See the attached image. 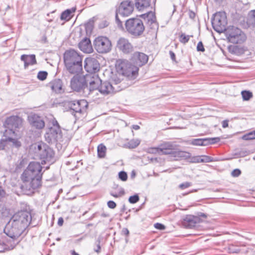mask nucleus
<instances>
[{"label": "nucleus", "instance_id": "1", "mask_svg": "<svg viewBox=\"0 0 255 255\" xmlns=\"http://www.w3.org/2000/svg\"><path fill=\"white\" fill-rule=\"evenodd\" d=\"M64 61L67 70L72 74L79 73L82 69V57L74 49H70L65 52Z\"/></svg>", "mask_w": 255, "mask_h": 255}, {"label": "nucleus", "instance_id": "2", "mask_svg": "<svg viewBox=\"0 0 255 255\" xmlns=\"http://www.w3.org/2000/svg\"><path fill=\"white\" fill-rule=\"evenodd\" d=\"M31 219L29 206L25 203H21L17 212V229L20 234H22L28 227Z\"/></svg>", "mask_w": 255, "mask_h": 255}, {"label": "nucleus", "instance_id": "3", "mask_svg": "<svg viewBox=\"0 0 255 255\" xmlns=\"http://www.w3.org/2000/svg\"><path fill=\"white\" fill-rule=\"evenodd\" d=\"M116 67L117 72L128 79L133 80L136 77L138 68L132 65L128 61L119 59L117 61Z\"/></svg>", "mask_w": 255, "mask_h": 255}, {"label": "nucleus", "instance_id": "4", "mask_svg": "<svg viewBox=\"0 0 255 255\" xmlns=\"http://www.w3.org/2000/svg\"><path fill=\"white\" fill-rule=\"evenodd\" d=\"M21 180L23 183L20 188L21 192L26 195H31L34 192V191L39 187L34 186V180L37 179L36 175H35L33 172H27V169H25L21 176Z\"/></svg>", "mask_w": 255, "mask_h": 255}, {"label": "nucleus", "instance_id": "5", "mask_svg": "<svg viewBox=\"0 0 255 255\" xmlns=\"http://www.w3.org/2000/svg\"><path fill=\"white\" fill-rule=\"evenodd\" d=\"M34 153L43 161H50L54 157V153L53 149L47 144L42 142H39L32 145Z\"/></svg>", "mask_w": 255, "mask_h": 255}, {"label": "nucleus", "instance_id": "6", "mask_svg": "<svg viewBox=\"0 0 255 255\" xmlns=\"http://www.w3.org/2000/svg\"><path fill=\"white\" fill-rule=\"evenodd\" d=\"M226 37L229 42L233 43H242L246 40L245 33L240 28L230 26L225 31Z\"/></svg>", "mask_w": 255, "mask_h": 255}, {"label": "nucleus", "instance_id": "7", "mask_svg": "<svg viewBox=\"0 0 255 255\" xmlns=\"http://www.w3.org/2000/svg\"><path fill=\"white\" fill-rule=\"evenodd\" d=\"M125 25L127 31L135 36L141 35L144 30L143 22L139 18H130L126 21Z\"/></svg>", "mask_w": 255, "mask_h": 255}, {"label": "nucleus", "instance_id": "8", "mask_svg": "<svg viewBox=\"0 0 255 255\" xmlns=\"http://www.w3.org/2000/svg\"><path fill=\"white\" fill-rule=\"evenodd\" d=\"M4 126L5 128L4 132L5 140L12 141L13 143H15L16 140L13 137L15 136L16 130V116L7 118L4 123Z\"/></svg>", "mask_w": 255, "mask_h": 255}, {"label": "nucleus", "instance_id": "9", "mask_svg": "<svg viewBox=\"0 0 255 255\" xmlns=\"http://www.w3.org/2000/svg\"><path fill=\"white\" fill-rule=\"evenodd\" d=\"M95 49L99 53H107L112 49V42L110 39L103 36H98L94 41Z\"/></svg>", "mask_w": 255, "mask_h": 255}, {"label": "nucleus", "instance_id": "10", "mask_svg": "<svg viewBox=\"0 0 255 255\" xmlns=\"http://www.w3.org/2000/svg\"><path fill=\"white\" fill-rule=\"evenodd\" d=\"M212 24L215 31L220 33L224 30L226 31L227 21L225 12L221 11L215 13L212 19Z\"/></svg>", "mask_w": 255, "mask_h": 255}, {"label": "nucleus", "instance_id": "11", "mask_svg": "<svg viewBox=\"0 0 255 255\" xmlns=\"http://www.w3.org/2000/svg\"><path fill=\"white\" fill-rule=\"evenodd\" d=\"M133 10V6L131 1L126 0L121 3L116 17L117 23L120 28H123V25L119 19L118 14L123 16H128L132 12Z\"/></svg>", "mask_w": 255, "mask_h": 255}, {"label": "nucleus", "instance_id": "12", "mask_svg": "<svg viewBox=\"0 0 255 255\" xmlns=\"http://www.w3.org/2000/svg\"><path fill=\"white\" fill-rule=\"evenodd\" d=\"M26 169H27V172H33L35 175H36L37 179L34 180V186L40 187L42 174V166L40 164L37 162H31Z\"/></svg>", "mask_w": 255, "mask_h": 255}, {"label": "nucleus", "instance_id": "13", "mask_svg": "<svg viewBox=\"0 0 255 255\" xmlns=\"http://www.w3.org/2000/svg\"><path fill=\"white\" fill-rule=\"evenodd\" d=\"M86 86L89 85V88L90 91L98 89L101 84L102 80L96 73H89L85 76Z\"/></svg>", "mask_w": 255, "mask_h": 255}, {"label": "nucleus", "instance_id": "14", "mask_svg": "<svg viewBox=\"0 0 255 255\" xmlns=\"http://www.w3.org/2000/svg\"><path fill=\"white\" fill-rule=\"evenodd\" d=\"M45 138L49 143L60 141L62 138V134L59 127L55 126L54 124V127L50 128L45 134Z\"/></svg>", "mask_w": 255, "mask_h": 255}, {"label": "nucleus", "instance_id": "15", "mask_svg": "<svg viewBox=\"0 0 255 255\" xmlns=\"http://www.w3.org/2000/svg\"><path fill=\"white\" fill-rule=\"evenodd\" d=\"M69 106L76 113L82 114L86 112L88 103L85 100L73 101L69 103Z\"/></svg>", "mask_w": 255, "mask_h": 255}, {"label": "nucleus", "instance_id": "16", "mask_svg": "<svg viewBox=\"0 0 255 255\" xmlns=\"http://www.w3.org/2000/svg\"><path fill=\"white\" fill-rule=\"evenodd\" d=\"M84 67L89 73H96L100 69V64L95 58L88 57L84 61Z\"/></svg>", "mask_w": 255, "mask_h": 255}, {"label": "nucleus", "instance_id": "17", "mask_svg": "<svg viewBox=\"0 0 255 255\" xmlns=\"http://www.w3.org/2000/svg\"><path fill=\"white\" fill-rule=\"evenodd\" d=\"M71 88L76 91H80L86 87L84 76L76 75L71 80Z\"/></svg>", "mask_w": 255, "mask_h": 255}, {"label": "nucleus", "instance_id": "18", "mask_svg": "<svg viewBox=\"0 0 255 255\" xmlns=\"http://www.w3.org/2000/svg\"><path fill=\"white\" fill-rule=\"evenodd\" d=\"M148 56L143 53L134 52L131 57V61L135 64L134 66H142L147 63Z\"/></svg>", "mask_w": 255, "mask_h": 255}, {"label": "nucleus", "instance_id": "19", "mask_svg": "<svg viewBox=\"0 0 255 255\" xmlns=\"http://www.w3.org/2000/svg\"><path fill=\"white\" fill-rule=\"evenodd\" d=\"M170 151H169V153L167 154H170L171 157H174L175 160L179 159H187L190 157V153L189 152L181 151L176 150L174 146L170 143Z\"/></svg>", "mask_w": 255, "mask_h": 255}, {"label": "nucleus", "instance_id": "20", "mask_svg": "<svg viewBox=\"0 0 255 255\" xmlns=\"http://www.w3.org/2000/svg\"><path fill=\"white\" fill-rule=\"evenodd\" d=\"M118 48L123 53L128 54L133 50V47L127 39L120 38L117 42Z\"/></svg>", "mask_w": 255, "mask_h": 255}, {"label": "nucleus", "instance_id": "21", "mask_svg": "<svg viewBox=\"0 0 255 255\" xmlns=\"http://www.w3.org/2000/svg\"><path fill=\"white\" fill-rule=\"evenodd\" d=\"M170 143L167 142L162 144L158 147L151 148L149 149L148 152L153 154H158L159 155L167 154L170 151Z\"/></svg>", "mask_w": 255, "mask_h": 255}, {"label": "nucleus", "instance_id": "22", "mask_svg": "<svg viewBox=\"0 0 255 255\" xmlns=\"http://www.w3.org/2000/svg\"><path fill=\"white\" fill-rule=\"evenodd\" d=\"M98 89L101 94L105 95L112 94L118 90L110 82L106 81L103 83L101 82Z\"/></svg>", "mask_w": 255, "mask_h": 255}, {"label": "nucleus", "instance_id": "23", "mask_svg": "<svg viewBox=\"0 0 255 255\" xmlns=\"http://www.w3.org/2000/svg\"><path fill=\"white\" fill-rule=\"evenodd\" d=\"M220 141L219 137L194 139L191 143L194 145L206 146L213 144Z\"/></svg>", "mask_w": 255, "mask_h": 255}, {"label": "nucleus", "instance_id": "24", "mask_svg": "<svg viewBox=\"0 0 255 255\" xmlns=\"http://www.w3.org/2000/svg\"><path fill=\"white\" fill-rule=\"evenodd\" d=\"M15 222L16 220L15 219L10 220V221L6 225L4 229V232L5 234L12 239H14L15 237Z\"/></svg>", "mask_w": 255, "mask_h": 255}, {"label": "nucleus", "instance_id": "25", "mask_svg": "<svg viewBox=\"0 0 255 255\" xmlns=\"http://www.w3.org/2000/svg\"><path fill=\"white\" fill-rule=\"evenodd\" d=\"M200 220L198 217L189 215L184 218L182 224L186 228H192L195 227L196 224L199 223Z\"/></svg>", "mask_w": 255, "mask_h": 255}, {"label": "nucleus", "instance_id": "26", "mask_svg": "<svg viewBox=\"0 0 255 255\" xmlns=\"http://www.w3.org/2000/svg\"><path fill=\"white\" fill-rule=\"evenodd\" d=\"M28 120L30 124L36 128L41 129L45 126L44 121L40 117L35 114L31 115L28 116Z\"/></svg>", "mask_w": 255, "mask_h": 255}, {"label": "nucleus", "instance_id": "27", "mask_svg": "<svg viewBox=\"0 0 255 255\" xmlns=\"http://www.w3.org/2000/svg\"><path fill=\"white\" fill-rule=\"evenodd\" d=\"M79 48L85 53H90L93 51V47L90 39L85 38L79 43Z\"/></svg>", "mask_w": 255, "mask_h": 255}, {"label": "nucleus", "instance_id": "28", "mask_svg": "<svg viewBox=\"0 0 255 255\" xmlns=\"http://www.w3.org/2000/svg\"><path fill=\"white\" fill-rule=\"evenodd\" d=\"M147 23L150 28L153 30L158 29V24L156 21V17L153 12L150 11L146 15Z\"/></svg>", "mask_w": 255, "mask_h": 255}, {"label": "nucleus", "instance_id": "29", "mask_svg": "<svg viewBox=\"0 0 255 255\" xmlns=\"http://www.w3.org/2000/svg\"><path fill=\"white\" fill-rule=\"evenodd\" d=\"M51 90L56 93H60L62 91V83L60 79H55L49 83Z\"/></svg>", "mask_w": 255, "mask_h": 255}, {"label": "nucleus", "instance_id": "30", "mask_svg": "<svg viewBox=\"0 0 255 255\" xmlns=\"http://www.w3.org/2000/svg\"><path fill=\"white\" fill-rule=\"evenodd\" d=\"M21 59L22 61H24L25 67H26L29 65H33L36 63L35 56L34 55H23L21 57Z\"/></svg>", "mask_w": 255, "mask_h": 255}, {"label": "nucleus", "instance_id": "31", "mask_svg": "<svg viewBox=\"0 0 255 255\" xmlns=\"http://www.w3.org/2000/svg\"><path fill=\"white\" fill-rule=\"evenodd\" d=\"M75 10L76 7H72L70 9L65 10L61 14V19L66 21L69 20L73 16V13L75 12Z\"/></svg>", "mask_w": 255, "mask_h": 255}, {"label": "nucleus", "instance_id": "32", "mask_svg": "<svg viewBox=\"0 0 255 255\" xmlns=\"http://www.w3.org/2000/svg\"><path fill=\"white\" fill-rule=\"evenodd\" d=\"M150 0H136L135 6L139 10H142L150 5Z\"/></svg>", "mask_w": 255, "mask_h": 255}, {"label": "nucleus", "instance_id": "33", "mask_svg": "<svg viewBox=\"0 0 255 255\" xmlns=\"http://www.w3.org/2000/svg\"><path fill=\"white\" fill-rule=\"evenodd\" d=\"M106 147L103 144H100L98 146V156L100 158H104L106 156Z\"/></svg>", "mask_w": 255, "mask_h": 255}, {"label": "nucleus", "instance_id": "34", "mask_svg": "<svg viewBox=\"0 0 255 255\" xmlns=\"http://www.w3.org/2000/svg\"><path fill=\"white\" fill-rule=\"evenodd\" d=\"M140 143V140L138 139H133L129 141L126 146L129 148H134L136 147Z\"/></svg>", "mask_w": 255, "mask_h": 255}, {"label": "nucleus", "instance_id": "35", "mask_svg": "<svg viewBox=\"0 0 255 255\" xmlns=\"http://www.w3.org/2000/svg\"><path fill=\"white\" fill-rule=\"evenodd\" d=\"M242 96L244 100L248 101L253 97V94L249 91H244L242 92Z\"/></svg>", "mask_w": 255, "mask_h": 255}, {"label": "nucleus", "instance_id": "36", "mask_svg": "<svg viewBox=\"0 0 255 255\" xmlns=\"http://www.w3.org/2000/svg\"><path fill=\"white\" fill-rule=\"evenodd\" d=\"M190 37H192V36H190L188 35H186L184 33H182L179 37V41L181 43L185 44L188 42Z\"/></svg>", "mask_w": 255, "mask_h": 255}, {"label": "nucleus", "instance_id": "37", "mask_svg": "<svg viewBox=\"0 0 255 255\" xmlns=\"http://www.w3.org/2000/svg\"><path fill=\"white\" fill-rule=\"evenodd\" d=\"M255 138V130L250 132L242 136V139L244 140H251Z\"/></svg>", "mask_w": 255, "mask_h": 255}, {"label": "nucleus", "instance_id": "38", "mask_svg": "<svg viewBox=\"0 0 255 255\" xmlns=\"http://www.w3.org/2000/svg\"><path fill=\"white\" fill-rule=\"evenodd\" d=\"M48 73L46 71H40L37 74V78L43 81L47 78Z\"/></svg>", "mask_w": 255, "mask_h": 255}, {"label": "nucleus", "instance_id": "39", "mask_svg": "<svg viewBox=\"0 0 255 255\" xmlns=\"http://www.w3.org/2000/svg\"><path fill=\"white\" fill-rule=\"evenodd\" d=\"M139 200L138 196L136 194L133 196H130L128 199V201L130 203L134 204L137 202Z\"/></svg>", "mask_w": 255, "mask_h": 255}, {"label": "nucleus", "instance_id": "40", "mask_svg": "<svg viewBox=\"0 0 255 255\" xmlns=\"http://www.w3.org/2000/svg\"><path fill=\"white\" fill-rule=\"evenodd\" d=\"M119 177L123 181H126L128 178V175L126 172L120 171L119 173Z\"/></svg>", "mask_w": 255, "mask_h": 255}, {"label": "nucleus", "instance_id": "41", "mask_svg": "<svg viewBox=\"0 0 255 255\" xmlns=\"http://www.w3.org/2000/svg\"><path fill=\"white\" fill-rule=\"evenodd\" d=\"M200 156H195L188 158L189 161L191 163H199V159Z\"/></svg>", "mask_w": 255, "mask_h": 255}, {"label": "nucleus", "instance_id": "42", "mask_svg": "<svg viewBox=\"0 0 255 255\" xmlns=\"http://www.w3.org/2000/svg\"><path fill=\"white\" fill-rule=\"evenodd\" d=\"M249 15L250 20L252 21V23L255 25V10H251Z\"/></svg>", "mask_w": 255, "mask_h": 255}, {"label": "nucleus", "instance_id": "43", "mask_svg": "<svg viewBox=\"0 0 255 255\" xmlns=\"http://www.w3.org/2000/svg\"><path fill=\"white\" fill-rule=\"evenodd\" d=\"M109 25V22L106 20H103L100 22L99 23V27L100 28H104L107 26H108Z\"/></svg>", "mask_w": 255, "mask_h": 255}, {"label": "nucleus", "instance_id": "44", "mask_svg": "<svg viewBox=\"0 0 255 255\" xmlns=\"http://www.w3.org/2000/svg\"><path fill=\"white\" fill-rule=\"evenodd\" d=\"M191 186V183L186 182L179 185V188L181 189H184Z\"/></svg>", "mask_w": 255, "mask_h": 255}, {"label": "nucleus", "instance_id": "45", "mask_svg": "<svg viewBox=\"0 0 255 255\" xmlns=\"http://www.w3.org/2000/svg\"><path fill=\"white\" fill-rule=\"evenodd\" d=\"M197 50L198 51H201V52L205 51V48H204L203 44L201 41H200L198 43L197 46Z\"/></svg>", "mask_w": 255, "mask_h": 255}, {"label": "nucleus", "instance_id": "46", "mask_svg": "<svg viewBox=\"0 0 255 255\" xmlns=\"http://www.w3.org/2000/svg\"><path fill=\"white\" fill-rule=\"evenodd\" d=\"M24 121L22 117H19L17 116V128L19 126H22L23 125Z\"/></svg>", "mask_w": 255, "mask_h": 255}, {"label": "nucleus", "instance_id": "47", "mask_svg": "<svg viewBox=\"0 0 255 255\" xmlns=\"http://www.w3.org/2000/svg\"><path fill=\"white\" fill-rule=\"evenodd\" d=\"M241 172L240 170H239L238 169H234L232 172L231 174L233 177H238L241 174Z\"/></svg>", "mask_w": 255, "mask_h": 255}, {"label": "nucleus", "instance_id": "48", "mask_svg": "<svg viewBox=\"0 0 255 255\" xmlns=\"http://www.w3.org/2000/svg\"><path fill=\"white\" fill-rule=\"evenodd\" d=\"M154 227L157 229L160 230H164L165 229L164 226L160 223H156L154 225Z\"/></svg>", "mask_w": 255, "mask_h": 255}, {"label": "nucleus", "instance_id": "49", "mask_svg": "<svg viewBox=\"0 0 255 255\" xmlns=\"http://www.w3.org/2000/svg\"><path fill=\"white\" fill-rule=\"evenodd\" d=\"M5 191L2 188V187L0 186V200L5 197Z\"/></svg>", "mask_w": 255, "mask_h": 255}, {"label": "nucleus", "instance_id": "50", "mask_svg": "<svg viewBox=\"0 0 255 255\" xmlns=\"http://www.w3.org/2000/svg\"><path fill=\"white\" fill-rule=\"evenodd\" d=\"M108 206L110 208L114 209L116 207V204L113 201H110L108 202Z\"/></svg>", "mask_w": 255, "mask_h": 255}, {"label": "nucleus", "instance_id": "51", "mask_svg": "<svg viewBox=\"0 0 255 255\" xmlns=\"http://www.w3.org/2000/svg\"><path fill=\"white\" fill-rule=\"evenodd\" d=\"M203 157L205 162H210L213 161L212 158L211 157L206 155H203Z\"/></svg>", "mask_w": 255, "mask_h": 255}, {"label": "nucleus", "instance_id": "52", "mask_svg": "<svg viewBox=\"0 0 255 255\" xmlns=\"http://www.w3.org/2000/svg\"><path fill=\"white\" fill-rule=\"evenodd\" d=\"M100 249H101V247L100 246V242H98V244H97V247L96 248H95L94 249V251L97 252V253H99L100 251Z\"/></svg>", "mask_w": 255, "mask_h": 255}, {"label": "nucleus", "instance_id": "53", "mask_svg": "<svg viewBox=\"0 0 255 255\" xmlns=\"http://www.w3.org/2000/svg\"><path fill=\"white\" fill-rule=\"evenodd\" d=\"M64 222L63 219L62 217H60L58 219V225L60 226H61L63 225Z\"/></svg>", "mask_w": 255, "mask_h": 255}, {"label": "nucleus", "instance_id": "54", "mask_svg": "<svg viewBox=\"0 0 255 255\" xmlns=\"http://www.w3.org/2000/svg\"><path fill=\"white\" fill-rule=\"evenodd\" d=\"M124 235L128 236L129 234V231L127 228H124L122 230Z\"/></svg>", "mask_w": 255, "mask_h": 255}, {"label": "nucleus", "instance_id": "55", "mask_svg": "<svg viewBox=\"0 0 255 255\" xmlns=\"http://www.w3.org/2000/svg\"><path fill=\"white\" fill-rule=\"evenodd\" d=\"M222 127L223 128H226L228 127V121H224L222 122Z\"/></svg>", "mask_w": 255, "mask_h": 255}, {"label": "nucleus", "instance_id": "56", "mask_svg": "<svg viewBox=\"0 0 255 255\" xmlns=\"http://www.w3.org/2000/svg\"><path fill=\"white\" fill-rule=\"evenodd\" d=\"M169 54L170 55V57L172 60L174 61L175 60V54L171 51L169 52Z\"/></svg>", "mask_w": 255, "mask_h": 255}, {"label": "nucleus", "instance_id": "57", "mask_svg": "<svg viewBox=\"0 0 255 255\" xmlns=\"http://www.w3.org/2000/svg\"><path fill=\"white\" fill-rule=\"evenodd\" d=\"M5 146V141L4 140H1L0 141V150L3 149Z\"/></svg>", "mask_w": 255, "mask_h": 255}, {"label": "nucleus", "instance_id": "58", "mask_svg": "<svg viewBox=\"0 0 255 255\" xmlns=\"http://www.w3.org/2000/svg\"><path fill=\"white\" fill-rule=\"evenodd\" d=\"M132 128L135 130H137L139 128V126L138 125H133Z\"/></svg>", "mask_w": 255, "mask_h": 255}, {"label": "nucleus", "instance_id": "59", "mask_svg": "<svg viewBox=\"0 0 255 255\" xmlns=\"http://www.w3.org/2000/svg\"><path fill=\"white\" fill-rule=\"evenodd\" d=\"M200 162H205L204 158L203 157V155L200 156L199 163Z\"/></svg>", "mask_w": 255, "mask_h": 255}, {"label": "nucleus", "instance_id": "60", "mask_svg": "<svg viewBox=\"0 0 255 255\" xmlns=\"http://www.w3.org/2000/svg\"><path fill=\"white\" fill-rule=\"evenodd\" d=\"M72 255H79L78 253H76L75 251H72L71 253Z\"/></svg>", "mask_w": 255, "mask_h": 255}, {"label": "nucleus", "instance_id": "61", "mask_svg": "<svg viewBox=\"0 0 255 255\" xmlns=\"http://www.w3.org/2000/svg\"><path fill=\"white\" fill-rule=\"evenodd\" d=\"M120 82H121V81H120V80H118L117 81H116V82H115V85L118 84L119 83H120Z\"/></svg>", "mask_w": 255, "mask_h": 255}, {"label": "nucleus", "instance_id": "62", "mask_svg": "<svg viewBox=\"0 0 255 255\" xmlns=\"http://www.w3.org/2000/svg\"><path fill=\"white\" fill-rule=\"evenodd\" d=\"M16 144H17V146H20V144H19V142L18 141H17Z\"/></svg>", "mask_w": 255, "mask_h": 255}, {"label": "nucleus", "instance_id": "63", "mask_svg": "<svg viewBox=\"0 0 255 255\" xmlns=\"http://www.w3.org/2000/svg\"><path fill=\"white\" fill-rule=\"evenodd\" d=\"M112 195L114 196V197H118L117 195H116V194H112Z\"/></svg>", "mask_w": 255, "mask_h": 255}, {"label": "nucleus", "instance_id": "64", "mask_svg": "<svg viewBox=\"0 0 255 255\" xmlns=\"http://www.w3.org/2000/svg\"><path fill=\"white\" fill-rule=\"evenodd\" d=\"M202 217H206V216L204 214H202L201 215Z\"/></svg>", "mask_w": 255, "mask_h": 255}]
</instances>
